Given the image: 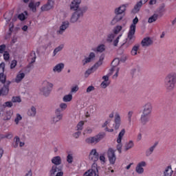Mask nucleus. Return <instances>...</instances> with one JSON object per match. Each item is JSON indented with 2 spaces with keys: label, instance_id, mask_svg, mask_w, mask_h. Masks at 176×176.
Listing matches in <instances>:
<instances>
[{
  "label": "nucleus",
  "instance_id": "nucleus-44",
  "mask_svg": "<svg viewBox=\"0 0 176 176\" xmlns=\"http://www.w3.org/2000/svg\"><path fill=\"white\" fill-rule=\"evenodd\" d=\"M30 63L32 64L35 62V60H36V54H35V52H32L30 54Z\"/></svg>",
  "mask_w": 176,
  "mask_h": 176
},
{
  "label": "nucleus",
  "instance_id": "nucleus-20",
  "mask_svg": "<svg viewBox=\"0 0 176 176\" xmlns=\"http://www.w3.org/2000/svg\"><path fill=\"white\" fill-rule=\"evenodd\" d=\"M27 115L29 118H35L36 116V107L31 106L27 111Z\"/></svg>",
  "mask_w": 176,
  "mask_h": 176
},
{
  "label": "nucleus",
  "instance_id": "nucleus-36",
  "mask_svg": "<svg viewBox=\"0 0 176 176\" xmlns=\"http://www.w3.org/2000/svg\"><path fill=\"white\" fill-rule=\"evenodd\" d=\"M173 175V168L171 166H168L165 168L164 171V176H172Z\"/></svg>",
  "mask_w": 176,
  "mask_h": 176
},
{
  "label": "nucleus",
  "instance_id": "nucleus-60",
  "mask_svg": "<svg viewBox=\"0 0 176 176\" xmlns=\"http://www.w3.org/2000/svg\"><path fill=\"white\" fill-rule=\"evenodd\" d=\"M16 65H17V61L16 60H12L10 65L11 69H13V68L16 67Z\"/></svg>",
  "mask_w": 176,
  "mask_h": 176
},
{
  "label": "nucleus",
  "instance_id": "nucleus-32",
  "mask_svg": "<svg viewBox=\"0 0 176 176\" xmlns=\"http://www.w3.org/2000/svg\"><path fill=\"white\" fill-rule=\"evenodd\" d=\"M122 19H123V16L116 14V16L113 17V19L111 21V25H115V24L119 23V21H120V20H122Z\"/></svg>",
  "mask_w": 176,
  "mask_h": 176
},
{
  "label": "nucleus",
  "instance_id": "nucleus-5",
  "mask_svg": "<svg viewBox=\"0 0 176 176\" xmlns=\"http://www.w3.org/2000/svg\"><path fill=\"white\" fill-rule=\"evenodd\" d=\"M52 89H53V83L45 80L43 81L39 91L42 96H44V97H49V95L52 92Z\"/></svg>",
  "mask_w": 176,
  "mask_h": 176
},
{
  "label": "nucleus",
  "instance_id": "nucleus-55",
  "mask_svg": "<svg viewBox=\"0 0 176 176\" xmlns=\"http://www.w3.org/2000/svg\"><path fill=\"white\" fill-rule=\"evenodd\" d=\"M121 31H122V26L118 25L114 28L113 32L114 34H118Z\"/></svg>",
  "mask_w": 176,
  "mask_h": 176
},
{
  "label": "nucleus",
  "instance_id": "nucleus-52",
  "mask_svg": "<svg viewBox=\"0 0 176 176\" xmlns=\"http://www.w3.org/2000/svg\"><path fill=\"white\" fill-rule=\"evenodd\" d=\"M99 160L102 164H105V162H106L105 155H100L99 157Z\"/></svg>",
  "mask_w": 176,
  "mask_h": 176
},
{
  "label": "nucleus",
  "instance_id": "nucleus-22",
  "mask_svg": "<svg viewBox=\"0 0 176 176\" xmlns=\"http://www.w3.org/2000/svg\"><path fill=\"white\" fill-rule=\"evenodd\" d=\"M121 123L122 118H120V115H119V113L116 114L114 129L116 130H118V129L120 127Z\"/></svg>",
  "mask_w": 176,
  "mask_h": 176
},
{
  "label": "nucleus",
  "instance_id": "nucleus-34",
  "mask_svg": "<svg viewBox=\"0 0 176 176\" xmlns=\"http://www.w3.org/2000/svg\"><path fill=\"white\" fill-rule=\"evenodd\" d=\"M72 98L74 97L72 96V94H66L63 97V102H71L72 101Z\"/></svg>",
  "mask_w": 176,
  "mask_h": 176
},
{
  "label": "nucleus",
  "instance_id": "nucleus-39",
  "mask_svg": "<svg viewBox=\"0 0 176 176\" xmlns=\"http://www.w3.org/2000/svg\"><path fill=\"white\" fill-rule=\"evenodd\" d=\"M113 39H115V34L111 33L107 35L106 41L108 43H111L113 42Z\"/></svg>",
  "mask_w": 176,
  "mask_h": 176
},
{
  "label": "nucleus",
  "instance_id": "nucleus-21",
  "mask_svg": "<svg viewBox=\"0 0 176 176\" xmlns=\"http://www.w3.org/2000/svg\"><path fill=\"white\" fill-rule=\"evenodd\" d=\"M96 53H104L107 50V46L104 44H100L96 48L92 49Z\"/></svg>",
  "mask_w": 176,
  "mask_h": 176
},
{
  "label": "nucleus",
  "instance_id": "nucleus-3",
  "mask_svg": "<svg viewBox=\"0 0 176 176\" xmlns=\"http://www.w3.org/2000/svg\"><path fill=\"white\" fill-rule=\"evenodd\" d=\"M164 85L168 91H173L175 89L176 85V72H170L166 74L164 78Z\"/></svg>",
  "mask_w": 176,
  "mask_h": 176
},
{
  "label": "nucleus",
  "instance_id": "nucleus-53",
  "mask_svg": "<svg viewBox=\"0 0 176 176\" xmlns=\"http://www.w3.org/2000/svg\"><path fill=\"white\" fill-rule=\"evenodd\" d=\"M122 38V34H120L113 41V46H118V43H119V39Z\"/></svg>",
  "mask_w": 176,
  "mask_h": 176
},
{
  "label": "nucleus",
  "instance_id": "nucleus-31",
  "mask_svg": "<svg viewBox=\"0 0 176 176\" xmlns=\"http://www.w3.org/2000/svg\"><path fill=\"white\" fill-rule=\"evenodd\" d=\"M142 5L143 4L142 2H140V1L138 2L135 5L133 9L132 10V13H134V14L138 13V12H140V10L141 8H142Z\"/></svg>",
  "mask_w": 176,
  "mask_h": 176
},
{
  "label": "nucleus",
  "instance_id": "nucleus-40",
  "mask_svg": "<svg viewBox=\"0 0 176 176\" xmlns=\"http://www.w3.org/2000/svg\"><path fill=\"white\" fill-rule=\"evenodd\" d=\"M21 120H23V116H21L20 113H16V117L14 118V123L16 124H19V123H20Z\"/></svg>",
  "mask_w": 176,
  "mask_h": 176
},
{
  "label": "nucleus",
  "instance_id": "nucleus-35",
  "mask_svg": "<svg viewBox=\"0 0 176 176\" xmlns=\"http://www.w3.org/2000/svg\"><path fill=\"white\" fill-rule=\"evenodd\" d=\"M157 145V144H155L154 145L148 148L146 151V156H151V155L153 153V151H155V148H156Z\"/></svg>",
  "mask_w": 176,
  "mask_h": 176
},
{
  "label": "nucleus",
  "instance_id": "nucleus-48",
  "mask_svg": "<svg viewBox=\"0 0 176 176\" xmlns=\"http://www.w3.org/2000/svg\"><path fill=\"white\" fill-rule=\"evenodd\" d=\"M113 72H116V74L113 76V79H116L118 78V75L119 74V67H113Z\"/></svg>",
  "mask_w": 176,
  "mask_h": 176
},
{
  "label": "nucleus",
  "instance_id": "nucleus-13",
  "mask_svg": "<svg viewBox=\"0 0 176 176\" xmlns=\"http://www.w3.org/2000/svg\"><path fill=\"white\" fill-rule=\"evenodd\" d=\"M64 68H65V65L63 63H59L52 67V72L54 74H61V72L64 71Z\"/></svg>",
  "mask_w": 176,
  "mask_h": 176
},
{
  "label": "nucleus",
  "instance_id": "nucleus-16",
  "mask_svg": "<svg viewBox=\"0 0 176 176\" xmlns=\"http://www.w3.org/2000/svg\"><path fill=\"white\" fill-rule=\"evenodd\" d=\"M98 156L97 149L93 148L89 152V160H92V162H97V160H98Z\"/></svg>",
  "mask_w": 176,
  "mask_h": 176
},
{
  "label": "nucleus",
  "instance_id": "nucleus-6",
  "mask_svg": "<svg viewBox=\"0 0 176 176\" xmlns=\"http://www.w3.org/2000/svg\"><path fill=\"white\" fill-rule=\"evenodd\" d=\"M87 11V8L84 7L74 12L70 18V23H72V24H75V23H78V21H79V20L80 19V17H83L84 13H86Z\"/></svg>",
  "mask_w": 176,
  "mask_h": 176
},
{
  "label": "nucleus",
  "instance_id": "nucleus-43",
  "mask_svg": "<svg viewBox=\"0 0 176 176\" xmlns=\"http://www.w3.org/2000/svg\"><path fill=\"white\" fill-rule=\"evenodd\" d=\"M68 108V104L65 103V102H61L59 104V109L60 111H65Z\"/></svg>",
  "mask_w": 176,
  "mask_h": 176
},
{
  "label": "nucleus",
  "instance_id": "nucleus-38",
  "mask_svg": "<svg viewBox=\"0 0 176 176\" xmlns=\"http://www.w3.org/2000/svg\"><path fill=\"white\" fill-rule=\"evenodd\" d=\"M102 61H104V56H101L99 60L93 66L95 70H96L98 67H101V65H102Z\"/></svg>",
  "mask_w": 176,
  "mask_h": 176
},
{
  "label": "nucleus",
  "instance_id": "nucleus-9",
  "mask_svg": "<svg viewBox=\"0 0 176 176\" xmlns=\"http://www.w3.org/2000/svg\"><path fill=\"white\" fill-rule=\"evenodd\" d=\"M147 163L146 161H141L138 162L135 166V171L137 173V174H139L140 175L144 174L145 173L144 167H146Z\"/></svg>",
  "mask_w": 176,
  "mask_h": 176
},
{
  "label": "nucleus",
  "instance_id": "nucleus-1",
  "mask_svg": "<svg viewBox=\"0 0 176 176\" xmlns=\"http://www.w3.org/2000/svg\"><path fill=\"white\" fill-rule=\"evenodd\" d=\"M138 23V17L136 16L135 19H133V23L129 27L126 42L122 44V47H129V46L134 43V41H135V28Z\"/></svg>",
  "mask_w": 176,
  "mask_h": 176
},
{
  "label": "nucleus",
  "instance_id": "nucleus-14",
  "mask_svg": "<svg viewBox=\"0 0 176 176\" xmlns=\"http://www.w3.org/2000/svg\"><path fill=\"white\" fill-rule=\"evenodd\" d=\"M54 8V1L52 0H48L47 3L41 6V10L42 12H47L52 10Z\"/></svg>",
  "mask_w": 176,
  "mask_h": 176
},
{
  "label": "nucleus",
  "instance_id": "nucleus-29",
  "mask_svg": "<svg viewBox=\"0 0 176 176\" xmlns=\"http://www.w3.org/2000/svg\"><path fill=\"white\" fill-rule=\"evenodd\" d=\"M3 116V120H10V119H12V116H13V111L8 110L6 111Z\"/></svg>",
  "mask_w": 176,
  "mask_h": 176
},
{
  "label": "nucleus",
  "instance_id": "nucleus-59",
  "mask_svg": "<svg viewBox=\"0 0 176 176\" xmlns=\"http://www.w3.org/2000/svg\"><path fill=\"white\" fill-rule=\"evenodd\" d=\"M110 124H111V120H107L102 125V127H108V126H109Z\"/></svg>",
  "mask_w": 176,
  "mask_h": 176
},
{
  "label": "nucleus",
  "instance_id": "nucleus-27",
  "mask_svg": "<svg viewBox=\"0 0 176 176\" xmlns=\"http://www.w3.org/2000/svg\"><path fill=\"white\" fill-rule=\"evenodd\" d=\"M134 148V141L129 140L126 142L124 146V150L125 151H130V149H133Z\"/></svg>",
  "mask_w": 176,
  "mask_h": 176
},
{
  "label": "nucleus",
  "instance_id": "nucleus-2",
  "mask_svg": "<svg viewBox=\"0 0 176 176\" xmlns=\"http://www.w3.org/2000/svg\"><path fill=\"white\" fill-rule=\"evenodd\" d=\"M153 109V106H152L151 102H147L143 105V109L140 117V122L142 124H146V123L149 122Z\"/></svg>",
  "mask_w": 176,
  "mask_h": 176
},
{
  "label": "nucleus",
  "instance_id": "nucleus-61",
  "mask_svg": "<svg viewBox=\"0 0 176 176\" xmlns=\"http://www.w3.org/2000/svg\"><path fill=\"white\" fill-rule=\"evenodd\" d=\"M94 86H89L87 88V93H90L91 91H94Z\"/></svg>",
  "mask_w": 176,
  "mask_h": 176
},
{
  "label": "nucleus",
  "instance_id": "nucleus-4",
  "mask_svg": "<svg viewBox=\"0 0 176 176\" xmlns=\"http://www.w3.org/2000/svg\"><path fill=\"white\" fill-rule=\"evenodd\" d=\"M51 162L54 164L49 172L50 176H54L57 171H59V168L57 166H60L63 163V160L60 155L53 157L51 160Z\"/></svg>",
  "mask_w": 176,
  "mask_h": 176
},
{
  "label": "nucleus",
  "instance_id": "nucleus-41",
  "mask_svg": "<svg viewBox=\"0 0 176 176\" xmlns=\"http://www.w3.org/2000/svg\"><path fill=\"white\" fill-rule=\"evenodd\" d=\"M94 71H96V69L94 67H93V66L91 67V68L87 69L85 73V78H88V76L89 75H91V74H93V72H94Z\"/></svg>",
  "mask_w": 176,
  "mask_h": 176
},
{
  "label": "nucleus",
  "instance_id": "nucleus-7",
  "mask_svg": "<svg viewBox=\"0 0 176 176\" xmlns=\"http://www.w3.org/2000/svg\"><path fill=\"white\" fill-rule=\"evenodd\" d=\"M102 138H104V135L99 133L95 136H90L87 138L85 140V142L88 145H96V144H98V142H100Z\"/></svg>",
  "mask_w": 176,
  "mask_h": 176
},
{
  "label": "nucleus",
  "instance_id": "nucleus-30",
  "mask_svg": "<svg viewBox=\"0 0 176 176\" xmlns=\"http://www.w3.org/2000/svg\"><path fill=\"white\" fill-rule=\"evenodd\" d=\"M9 94V85H4L0 89V97L2 96H8Z\"/></svg>",
  "mask_w": 176,
  "mask_h": 176
},
{
  "label": "nucleus",
  "instance_id": "nucleus-33",
  "mask_svg": "<svg viewBox=\"0 0 176 176\" xmlns=\"http://www.w3.org/2000/svg\"><path fill=\"white\" fill-rule=\"evenodd\" d=\"M63 49H64V45H60L56 47L53 51L52 57H56V54H58V53H60Z\"/></svg>",
  "mask_w": 176,
  "mask_h": 176
},
{
  "label": "nucleus",
  "instance_id": "nucleus-58",
  "mask_svg": "<svg viewBox=\"0 0 176 176\" xmlns=\"http://www.w3.org/2000/svg\"><path fill=\"white\" fill-rule=\"evenodd\" d=\"M3 58H4V60H6V61H8V60H9V58H10V56L9 55V52H4Z\"/></svg>",
  "mask_w": 176,
  "mask_h": 176
},
{
  "label": "nucleus",
  "instance_id": "nucleus-26",
  "mask_svg": "<svg viewBox=\"0 0 176 176\" xmlns=\"http://www.w3.org/2000/svg\"><path fill=\"white\" fill-rule=\"evenodd\" d=\"M24 78H25V74L24 72H19L14 79L15 83H20Z\"/></svg>",
  "mask_w": 176,
  "mask_h": 176
},
{
  "label": "nucleus",
  "instance_id": "nucleus-19",
  "mask_svg": "<svg viewBox=\"0 0 176 176\" xmlns=\"http://www.w3.org/2000/svg\"><path fill=\"white\" fill-rule=\"evenodd\" d=\"M82 3V0H73L70 4V9L76 12L79 10V6Z\"/></svg>",
  "mask_w": 176,
  "mask_h": 176
},
{
  "label": "nucleus",
  "instance_id": "nucleus-11",
  "mask_svg": "<svg viewBox=\"0 0 176 176\" xmlns=\"http://www.w3.org/2000/svg\"><path fill=\"white\" fill-rule=\"evenodd\" d=\"M60 120H63V113H61V111L59 109H56L55 110V116L52 117L51 122L52 124H56V123H58Z\"/></svg>",
  "mask_w": 176,
  "mask_h": 176
},
{
  "label": "nucleus",
  "instance_id": "nucleus-45",
  "mask_svg": "<svg viewBox=\"0 0 176 176\" xmlns=\"http://www.w3.org/2000/svg\"><path fill=\"white\" fill-rule=\"evenodd\" d=\"M67 162L69 163V164H72V163L74 162V155L68 154L67 156Z\"/></svg>",
  "mask_w": 176,
  "mask_h": 176
},
{
  "label": "nucleus",
  "instance_id": "nucleus-56",
  "mask_svg": "<svg viewBox=\"0 0 176 176\" xmlns=\"http://www.w3.org/2000/svg\"><path fill=\"white\" fill-rule=\"evenodd\" d=\"M3 106L7 107L8 108H12V107H13V102H4Z\"/></svg>",
  "mask_w": 176,
  "mask_h": 176
},
{
  "label": "nucleus",
  "instance_id": "nucleus-25",
  "mask_svg": "<svg viewBox=\"0 0 176 176\" xmlns=\"http://www.w3.org/2000/svg\"><path fill=\"white\" fill-rule=\"evenodd\" d=\"M41 5V2L38 1L36 3H34L32 1H31L28 6H29V9H30V10H32V12H34L35 13V12H36V8H39V6Z\"/></svg>",
  "mask_w": 176,
  "mask_h": 176
},
{
  "label": "nucleus",
  "instance_id": "nucleus-54",
  "mask_svg": "<svg viewBox=\"0 0 176 176\" xmlns=\"http://www.w3.org/2000/svg\"><path fill=\"white\" fill-rule=\"evenodd\" d=\"M12 102H21V98L19 96H14L12 98Z\"/></svg>",
  "mask_w": 176,
  "mask_h": 176
},
{
  "label": "nucleus",
  "instance_id": "nucleus-8",
  "mask_svg": "<svg viewBox=\"0 0 176 176\" xmlns=\"http://www.w3.org/2000/svg\"><path fill=\"white\" fill-rule=\"evenodd\" d=\"M124 134H126V129H122L117 138V142L118 144L117 145V151H118L119 153H122V148L123 144H122V140H123V137H124Z\"/></svg>",
  "mask_w": 176,
  "mask_h": 176
},
{
  "label": "nucleus",
  "instance_id": "nucleus-63",
  "mask_svg": "<svg viewBox=\"0 0 176 176\" xmlns=\"http://www.w3.org/2000/svg\"><path fill=\"white\" fill-rule=\"evenodd\" d=\"M80 131L76 132L73 134V137H74V138H78V137L80 136Z\"/></svg>",
  "mask_w": 176,
  "mask_h": 176
},
{
  "label": "nucleus",
  "instance_id": "nucleus-62",
  "mask_svg": "<svg viewBox=\"0 0 176 176\" xmlns=\"http://www.w3.org/2000/svg\"><path fill=\"white\" fill-rule=\"evenodd\" d=\"M6 49V45H0V53H3Z\"/></svg>",
  "mask_w": 176,
  "mask_h": 176
},
{
  "label": "nucleus",
  "instance_id": "nucleus-42",
  "mask_svg": "<svg viewBox=\"0 0 176 176\" xmlns=\"http://www.w3.org/2000/svg\"><path fill=\"white\" fill-rule=\"evenodd\" d=\"M79 91V86L74 85L71 87L70 94H75Z\"/></svg>",
  "mask_w": 176,
  "mask_h": 176
},
{
  "label": "nucleus",
  "instance_id": "nucleus-12",
  "mask_svg": "<svg viewBox=\"0 0 176 176\" xmlns=\"http://www.w3.org/2000/svg\"><path fill=\"white\" fill-rule=\"evenodd\" d=\"M69 27V22L64 21L60 25L59 29L56 31L57 35H63L65 32V30Z\"/></svg>",
  "mask_w": 176,
  "mask_h": 176
},
{
  "label": "nucleus",
  "instance_id": "nucleus-50",
  "mask_svg": "<svg viewBox=\"0 0 176 176\" xmlns=\"http://www.w3.org/2000/svg\"><path fill=\"white\" fill-rule=\"evenodd\" d=\"M0 80L1 83L6 82V76H4L3 72H0Z\"/></svg>",
  "mask_w": 176,
  "mask_h": 176
},
{
  "label": "nucleus",
  "instance_id": "nucleus-47",
  "mask_svg": "<svg viewBox=\"0 0 176 176\" xmlns=\"http://www.w3.org/2000/svg\"><path fill=\"white\" fill-rule=\"evenodd\" d=\"M85 124V122L83 121H80L78 124H77V130L79 131H82L83 130V126Z\"/></svg>",
  "mask_w": 176,
  "mask_h": 176
},
{
  "label": "nucleus",
  "instance_id": "nucleus-18",
  "mask_svg": "<svg viewBox=\"0 0 176 176\" xmlns=\"http://www.w3.org/2000/svg\"><path fill=\"white\" fill-rule=\"evenodd\" d=\"M19 145L20 146V148H23V146H24V145H25V143H24V142H21L20 140V138H19V136H16L14 138V141L12 143V148H19Z\"/></svg>",
  "mask_w": 176,
  "mask_h": 176
},
{
  "label": "nucleus",
  "instance_id": "nucleus-57",
  "mask_svg": "<svg viewBox=\"0 0 176 176\" xmlns=\"http://www.w3.org/2000/svg\"><path fill=\"white\" fill-rule=\"evenodd\" d=\"M134 112L133 111H130L128 112V120L129 123H131V118H133Z\"/></svg>",
  "mask_w": 176,
  "mask_h": 176
},
{
  "label": "nucleus",
  "instance_id": "nucleus-51",
  "mask_svg": "<svg viewBox=\"0 0 176 176\" xmlns=\"http://www.w3.org/2000/svg\"><path fill=\"white\" fill-rule=\"evenodd\" d=\"M120 63V60H119V58H116L113 60L111 64L113 67H114L113 68H116V66L119 65Z\"/></svg>",
  "mask_w": 176,
  "mask_h": 176
},
{
  "label": "nucleus",
  "instance_id": "nucleus-49",
  "mask_svg": "<svg viewBox=\"0 0 176 176\" xmlns=\"http://www.w3.org/2000/svg\"><path fill=\"white\" fill-rule=\"evenodd\" d=\"M27 16V12H25L24 13H21L18 16V18L19 19V20H21V21H24L25 19H26Z\"/></svg>",
  "mask_w": 176,
  "mask_h": 176
},
{
  "label": "nucleus",
  "instance_id": "nucleus-24",
  "mask_svg": "<svg viewBox=\"0 0 176 176\" xmlns=\"http://www.w3.org/2000/svg\"><path fill=\"white\" fill-rule=\"evenodd\" d=\"M102 79L104 80L103 82H102V83L100 84L101 87H102V89H107V87H108V86H109L110 85V82H109V77L108 76H104L102 77Z\"/></svg>",
  "mask_w": 176,
  "mask_h": 176
},
{
  "label": "nucleus",
  "instance_id": "nucleus-37",
  "mask_svg": "<svg viewBox=\"0 0 176 176\" xmlns=\"http://www.w3.org/2000/svg\"><path fill=\"white\" fill-rule=\"evenodd\" d=\"M157 19H159V14H154L148 18V23H149V24H151V23H155V21H156Z\"/></svg>",
  "mask_w": 176,
  "mask_h": 176
},
{
  "label": "nucleus",
  "instance_id": "nucleus-28",
  "mask_svg": "<svg viewBox=\"0 0 176 176\" xmlns=\"http://www.w3.org/2000/svg\"><path fill=\"white\" fill-rule=\"evenodd\" d=\"M140 44H135L133 46L131 50V56H137L138 53H140Z\"/></svg>",
  "mask_w": 176,
  "mask_h": 176
},
{
  "label": "nucleus",
  "instance_id": "nucleus-46",
  "mask_svg": "<svg viewBox=\"0 0 176 176\" xmlns=\"http://www.w3.org/2000/svg\"><path fill=\"white\" fill-rule=\"evenodd\" d=\"M93 133V129L90 127H87L84 131H83V135H86V134H91Z\"/></svg>",
  "mask_w": 176,
  "mask_h": 176
},
{
  "label": "nucleus",
  "instance_id": "nucleus-17",
  "mask_svg": "<svg viewBox=\"0 0 176 176\" xmlns=\"http://www.w3.org/2000/svg\"><path fill=\"white\" fill-rule=\"evenodd\" d=\"M127 6H129L128 4H122L120 7H118L114 10L115 14H117L118 16H120V14H123V13L126 12V9L127 8Z\"/></svg>",
  "mask_w": 176,
  "mask_h": 176
},
{
  "label": "nucleus",
  "instance_id": "nucleus-15",
  "mask_svg": "<svg viewBox=\"0 0 176 176\" xmlns=\"http://www.w3.org/2000/svg\"><path fill=\"white\" fill-rule=\"evenodd\" d=\"M94 60H96V53L90 52L89 56L82 60V65H86V64H89V63L94 61Z\"/></svg>",
  "mask_w": 176,
  "mask_h": 176
},
{
  "label": "nucleus",
  "instance_id": "nucleus-23",
  "mask_svg": "<svg viewBox=\"0 0 176 176\" xmlns=\"http://www.w3.org/2000/svg\"><path fill=\"white\" fill-rule=\"evenodd\" d=\"M152 43V39L149 37L144 38L141 42L142 47H148V46H151Z\"/></svg>",
  "mask_w": 176,
  "mask_h": 176
},
{
  "label": "nucleus",
  "instance_id": "nucleus-64",
  "mask_svg": "<svg viewBox=\"0 0 176 176\" xmlns=\"http://www.w3.org/2000/svg\"><path fill=\"white\" fill-rule=\"evenodd\" d=\"M5 71V65L0 64V72H3Z\"/></svg>",
  "mask_w": 176,
  "mask_h": 176
},
{
  "label": "nucleus",
  "instance_id": "nucleus-10",
  "mask_svg": "<svg viewBox=\"0 0 176 176\" xmlns=\"http://www.w3.org/2000/svg\"><path fill=\"white\" fill-rule=\"evenodd\" d=\"M107 157L110 164H115V163H116V154L115 153V150L109 148L107 151Z\"/></svg>",
  "mask_w": 176,
  "mask_h": 176
}]
</instances>
